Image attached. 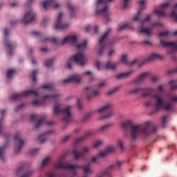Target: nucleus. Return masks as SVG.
<instances>
[{
  "instance_id": "f257e3e1",
  "label": "nucleus",
  "mask_w": 177,
  "mask_h": 177,
  "mask_svg": "<svg viewBox=\"0 0 177 177\" xmlns=\"http://www.w3.org/2000/svg\"><path fill=\"white\" fill-rule=\"evenodd\" d=\"M122 127L124 131L130 128V135L132 139H138L139 136H150L153 132L156 131V127H153V124L150 121L145 123V127L140 124H135L131 120L123 122Z\"/></svg>"
},
{
  "instance_id": "09e8293b",
  "label": "nucleus",
  "mask_w": 177,
  "mask_h": 177,
  "mask_svg": "<svg viewBox=\"0 0 177 177\" xmlns=\"http://www.w3.org/2000/svg\"><path fill=\"white\" fill-rule=\"evenodd\" d=\"M39 152V149H35L30 151V155L35 156V154H38Z\"/></svg>"
},
{
  "instance_id": "052dcab7",
  "label": "nucleus",
  "mask_w": 177,
  "mask_h": 177,
  "mask_svg": "<svg viewBox=\"0 0 177 177\" xmlns=\"http://www.w3.org/2000/svg\"><path fill=\"white\" fill-rule=\"evenodd\" d=\"M124 164V161H118L116 162V165H118V167H122Z\"/></svg>"
},
{
  "instance_id": "79ce46f5",
  "label": "nucleus",
  "mask_w": 177,
  "mask_h": 177,
  "mask_svg": "<svg viewBox=\"0 0 177 177\" xmlns=\"http://www.w3.org/2000/svg\"><path fill=\"white\" fill-rule=\"evenodd\" d=\"M170 85H171V89H176L177 88V81L171 80L169 82Z\"/></svg>"
},
{
  "instance_id": "58836bf2",
  "label": "nucleus",
  "mask_w": 177,
  "mask_h": 177,
  "mask_svg": "<svg viewBox=\"0 0 177 177\" xmlns=\"http://www.w3.org/2000/svg\"><path fill=\"white\" fill-rule=\"evenodd\" d=\"M32 174H34V171L30 170L24 174L21 177H31L32 176Z\"/></svg>"
},
{
  "instance_id": "8fccbe9b",
  "label": "nucleus",
  "mask_w": 177,
  "mask_h": 177,
  "mask_svg": "<svg viewBox=\"0 0 177 177\" xmlns=\"http://www.w3.org/2000/svg\"><path fill=\"white\" fill-rule=\"evenodd\" d=\"M118 143L122 150H124V142H122V140H118Z\"/></svg>"
},
{
  "instance_id": "49530a36",
  "label": "nucleus",
  "mask_w": 177,
  "mask_h": 177,
  "mask_svg": "<svg viewBox=\"0 0 177 177\" xmlns=\"http://www.w3.org/2000/svg\"><path fill=\"white\" fill-rule=\"evenodd\" d=\"M53 64V60L49 59L45 62L46 67H50Z\"/></svg>"
},
{
  "instance_id": "473e14b6",
  "label": "nucleus",
  "mask_w": 177,
  "mask_h": 177,
  "mask_svg": "<svg viewBox=\"0 0 177 177\" xmlns=\"http://www.w3.org/2000/svg\"><path fill=\"white\" fill-rule=\"evenodd\" d=\"M103 143H104V141L103 140H98L93 143V147L94 149H97V147H100V146H102Z\"/></svg>"
},
{
  "instance_id": "6e6552de",
  "label": "nucleus",
  "mask_w": 177,
  "mask_h": 177,
  "mask_svg": "<svg viewBox=\"0 0 177 177\" xmlns=\"http://www.w3.org/2000/svg\"><path fill=\"white\" fill-rule=\"evenodd\" d=\"M140 3V10L138 12L136 16L133 18L134 21H139L140 24H143L144 21H149L150 20L151 15H148L147 17L144 19H140V12L145 9L146 6V0H141L139 1Z\"/></svg>"
},
{
  "instance_id": "0e129e2a",
  "label": "nucleus",
  "mask_w": 177,
  "mask_h": 177,
  "mask_svg": "<svg viewBox=\"0 0 177 177\" xmlns=\"http://www.w3.org/2000/svg\"><path fill=\"white\" fill-rule=\"evenodd\" d=\"M10 31V30L9 29H8V28H6V29H5V30H4V34H5L6 37H8V35Z\"/></svg>"
},
{
  "instance_id": "864d4df0",
  "label": "nucleus",
  "mask_w": 177,
  "mask_h": 177,
  "mask_svg": "<svg viewBox=\"0 0 177 177\" xmlns=\"http://www.w3.org/2000/svg\"><path fill=\"white\" fill-rule=\"evenodd\" d=\"M171 17H173V19H175L176 21H177V14L175 13V10H173L171 13Z\"/></svg>"
},
{
  "instance_id": "4be33fe9",
  "label": "nucleus",
  "mask_w": 177,
  "mask_h": 177,
  "mask_svg": "<svg viewBox=\"0 0 177 177\" xmlns=\"http://www.w3.org/2000/svg\"><path fill=\"white\" fill-rule=\"evenodd\" d=\"M86 89L88 91V94L87 95V99H88V100L92 99V97H95V96H97V95H99V91H94L92 88L86 87Z\"/></svg>"
},
{
  "instance_id": "1a4fd4ad",
  "label": "nucleus",
  "mask_w": 177,
  "mask_h": 177,
  "mask_svg": "<svg viewBox=\"0 0 177 177\" xmlns=\"http://www.w3.org/2000/svg\"><path fill=\"white\" fill-rule=\"evenodd\" d=\"M38 96V92L34 90H29L24 91L22 93H14L11 95L10 99L11 100H19L21 99V97H27V96Z\"/></svg>"
},
{
  "instance_id": "c85d7f7f",
  "label": "nucleus",
  "mask_w": 177,
  "mask_h": 177,
  "mask_svg": "<svg viewBox=\"0 0 177 177\" xmlns=\"http://www.w3.org/2000/svg\"><path fill=\"white\" fill-rule=\"evenodd\" d=\"M105 152H100L97 156H94L91 158L92 162H97V161L100 160V157H105Z\"/></svg>"
},
{
  "instance_id": "0eeeda50",
  "label": "nucleus",
  "mask_w": 177,
  "mask_h": 177,
  "mask_svg": "<svg viewBox=\"0 0 177 177\" xmlns=\"http://www.w3.org/2000/svg\"><path fill=\"white\" fill-rule=\"evenodd\" d=\"M169 35H171V32H163L159 33L160 45H162L163 48H170V49H171V52H168V53H174V52H176L177 50V44L176 42H166L162 41V38H167V37H169Z\"/></svg>"
},
{
  "instance_id": "2f4dec72",
  "label": "nucleus",
  "mask_w": 177,
  "mask_h": 177,
  "mask_svg": "<svg viewBox=\"0 0 177 177\" xmlns=\"http://www.w3.org/2000/svg\"><path fill=\"white\" fill-rule=\"evenodd\" d=\"M50 160H52V158L49 156L44 158L42 160L41 164V168H43V167H46V165H48V164H49V162H50Z\"/></svg>"
},
{
  "instance_id": "774afa93",
  "label": "nucleus",
  "mask_w": 177,
  "mask_h": 177,
  "mask_svg": "<svg viewBox=\"0 0 177 177\" xmlns=\"http://www.w3.org/2000/svg\"><path fill=\"white\" fill-rule=\"evenodd\" d=\"M162 89H163L162 85L158 86V92H162Z\"/></svg>"
},
{
  "instance_id": "7c9ffc66",
  "label": "nucleus",
  "mask_w": 177,
  "mask_h": 177,
  "mask_svg": "<svg viewBox=\"0 0 177 177\" xmlns=\"http://www.w3.org/2000/svg\"><path fill=\"white\" fill-rule=\"evenodd\" d=\"M46 133H45L44 134H41L37 138V140H38L39 142L40 143V145H42V144L45 143V142H46V140H47V139H46Z\"/></svg>"
},
{
  "instance_id": "dca6fc26",
  "label": "nucleus",
  "mask_w": 177,
  "mask_h": 177,
  "mask_svg": "<svg viewBox=\"0 0 177 177\" xmlns=\"http://www.w3.org/2000/svg\"><path fill=\"white\" fill-rule=\"evenodd\" d=\"M110 29L107 30L100 39L99 44L100 45L101 47L98 51V55H102V52L104 48H106V45H104V44H106V39H107V35H109V32H110Z\"/></svg>"
},
{
  "instance_id": "680f3d73",
  "label": "nucleus",
  "mask_w": 177,
  "mask_h": 177,
  "mask_svg": "<svg viewBox=\"0 0 177 177\" xmlns=\"http://www.w3.org/2000/svg\"><path fill=\"white\" fill-rule=\"evenodd\" d=\"M68 6L71 12H73L74 10V7H73V6L71 5V3H68Z\"/></svg>"
},
{
  "instance_id": "f8f14e48",
  "label": "nucleus",
  "mask_w": 177,
  "mask_h": 177,
  "mask_svg": "<svg viewBox=\"0 0 177 177\" xmlns=\"http://www.w3.org/2000/svg\"><path fill=\"white\" fill-rule=\"evenodd\" d=\"M14 140L17 143L15 147V153H19L21 150V147L24 145V141L21 140V135L20 133H17L14 136Z\"/></svg>"
},
{
  "instance_id": "e433bc0d",
  "label": "nucleus",
  "mask_w": 177,
  "mask_h": 177,
  "mask_svg": "<svg viewBox=\"0 0 177 177\" xmlns=\"http://www.w3.org/2000/svg\"><path fill=\"white\" fill-rule=\"evenodd\" d=\"M46 177H58L57 174L55 171H50L46 173Z\"/></svg>"
},
{
  "instance_id": "37998d69",
  "label": "nucleus",
  "mask_w": 177,
  "mask_h": 177,
  "mask_svg": "<svg viewBox=\"0 0 177 177\" xmlns=\"http://www.w3.org/2000/svg\"><path fill=\"white\" fill-rule=\"evenodd\" d=\"M44 124H45V119L43 118L37 122L36 128H39L41 125H44Z\"/></svg>"
},
{
  "instance_id": "f3484780",
  "label": "nucleus",
  "mask_w": 177,
  "mask_h": 177,
  "mask_svg": "<svg viewBox=\"0 0 177 177\" xmlns=\"http://www.w3.org/2000/svg\"><path fill=\"white\" fill-rule=\"evenodd\" d=\"M82 80V77L80 75L78 74H74L72 76H71L68 79H65L63 80V84H70L71 82H75L76 84H80L81 82V80Z\"/></svg>"
},
{
  "instance_id": "e2e57ef3",
  "label": "nucleus",
  "mask_w": 177,
  "mask_h": 177,
  "mask_svg": "<svg viewBox=\"0 0 177 177\" xmlns=\"http://www.w3.org/2000/svg\"><path fill=\"white\" fill-rule=\"evenodd\" d=\"M157 26H162V24H160V23H154L151 24V27H157Z\"/></svg>"
},
{
  "instance_id": "5fc2aeb1",
  "label": "nucleus",
  "mask_w": 177,
  "mask_h": 177,
  "mask_svg": "<svg viewBox=\"0 0 177 177\" xmlns=\"http://www.w3.org/2000/svg\"><path fill=\"white\" fill-rule=\"evenodd\" d=\"M32 104L33 106H41V104H42V102L38 100H35L32 102Z\"/></svg>"
},
{
  "instance_id": "4468645a",
  "label": "nucleus",
  "mask_w": 177,
  "mask_h": 177,
  "mask_svg": "<svg viewBox=\"0 0 177 177\" xmlns=\"http://www.w3.org/2000/svg\"><path fill=\"white\" fill-rule=\"evenodd\" d=\"M96 66L97 70H103V68H105L106 70H115V68H117V64L108 61L105 66H103L100 62H97Z\"/></svg>"
},
{
  "instance_id": "69168bd1",
  "label": "nucleus",
  "mask_w": 177,
  "mask_h": 177,
  "mask_svg": "<svg viewBox=\"0 0 177 177\" xmlns=\"http://www.w3.org/2000/svg\"><path fill=\"white\" fill-rule=\"evenodd\" d=\"M92 29L91 26H86V32H89V30Z\"/></svg>"
},
{
  "instance_id": "423d86ee",
  "label": "nucleus",
  "mask_w": 177,
  "mask_h": 177,
  "mask_svg": "<svg viewBox=\"0 0 177 177\" xmlns=\"http://www.w3.org/2000/svg\"><path fill=\"white\" fill-rule=\"evenodd\" d=\"M86 62H88V59L82 53H79L75 55L73 57H71L68 59L66 64L68 66V68L71 69L73 64L77 63L79 66H84Z\"/></svg>"
},
{
  "instance_id": "a211bd4d",
  "label": "nucleus",
  "mask_w": 177,
  "mask_h": 177,
  "mask_svg": "<svg viewBox=\"0 0 177 177\" xmlns=\"http://www.w3.org/2000/svg\"><path fill=\"white\" fill-rule=\"evenodd\" d=\"M64 44H71V45H75L77 44V35H71L66 37L61 42V45H64Z\"/></svg>"
},
{
  "instance_id": "6ab92c4d",
  "label": "nucleus",
  "mask_w": 177,
  "mask_h": 177,
  "mask_svg": "<svg viewBox=\"0 0 177 177\" xmlns=\"http://www.w3.org/2000/svg\"><path fill=\"white\" fill-rule=\"evenodd\" d=\"M89 151H91V147H86L83 148V151L79 153L77 152V149H74L73 153L74 154L75 160H80V158L85 156V153H89Z\"/></svg>"
},
{
  "instance_id": "f03ea898",
  "label": "nucleus",
  "mask_w": 177,
  "mask_h": 177,
  "mask_svg": "<svg viewBox=\"0 0 177 177\" xmlns=\"http://www.w3.org/2000/svg\"><path fill=\"white\" fill-rule=\"evenodd\" d=\"M59 163H55V169H69L72 172V176H76L77 169H83L84 174L89 175L93 174L94 171L91 168V165L88 164L85 166H81L78 164L69 165L68 162H62V158L58 159Z\"/></svg>"
},
{
  "instance_id": "f704fd0d",
  "label": "nucleus",
  "mask_w": 177,
  "mask_h": 177,
  "mask_svg": "<svg viewBox=\"0 0 177 177\" xmlns=\"http://www.w3.org/2000/svg\"><path fill=\"white\" fill-rule=\"evenodd\" d=\"M114 151H115V148L113 146H109L107 147L106 151H103L102 153H106V156H107V153H114Z\"/></svg>"
},
{
  "instance_id": "c756f323",
  "label": "nucleus",
  "mask_w": 177,
  "mask_h": 177,
  "mask_svg": "<svg viewBox=\"0 0 177 177\" xmlns=\"http://www.w3.org/2000/svg\"><path fill=\"white\" fill-rule=\"evenodd\" d=\"M147 77H149V73H142L140 75V77L138 78V81H136L135 83L140 84V82H142V81H143L144 80H146V78H147Z\"/></svg>"
},
{
  "instance_id": "72a5a7b5",
  "label": "nucleus",
  "mask_w": 177,
  "mask_h": 177,
  "mask_svg": "<svg viewBox=\"0 0 177 177\" xmlns=\"http://www.w3.org/2000/svg\"><path fill=\"white\" fill-rule=\"evenodd\" d=\"M59 97V95L57 94H53L51 95H46L44 98V102H46L48 100H52V99H56V97Z\"/></svg>"
},
{
  "instance_id": "c03bdc74",
  "label": "nucleus",
  "mask_w": 177,
  "mask_h": 177,
  "mask_svg": "<svg viewBox=\"0 0 177 177\" xmlns=\"http://www.w3.org/2000/svg\"><path fill=\"white\" fill-rule=\"evenodd\" d=\"M113 114H114V113H113L112 111H110L109 114H107L103 117H101L100 120H103V118H110V117H113Z\"/></svg>"
},
{
  "instance_id": "ea45409f",
  "label": "nucleus",
  "mask_w": 177,
  "mask_h": 177,
  "mask_svg": "<svg viewBox=\"0 0 177 177\" xmlns=\"http://www.w3.org/2000/svg\"><path fill=\"white\" fill-rule=\"evenodd\" d=\"M41 88L46 89V91H52V89H53V86H52V84H46L42 86Z\"/></svg>"
},
{
  "instance_id": "a18cd8bd",
  "label": "nucleus",
  "mask_w": 177,
  "mask_h": 177,
  "mask_svg": "<svg viewBox=\"0 0 177 177\" xmlns=\"http://www.w3.org/2000/svg\"><path fill=\"white\" fill-rule=\"evenodd\" d=\"M37 74H38V71H33L32 72V77L33 82H35L37 81V80L35 79V77H37Z\"/></svg>"
},
{
  "instance_id": "b1692460",
  "label": "nucleus",
  "mask_w": 177,
  "mask_h": 177,
  "mask_svg": "<svg viewBox=\"0 0 177 177\" xmlns=\"http://www.w3.org/2000/svg\"><path fill=\"white\" fill-rule=\"evenodd\" d=\"M139 30L140 34H145L147 37L151 35V28H143V26H140Z\"/></svg>"
},
{
  "instance_id": "20e7f679",
  "label": "nucleus",
  "mask_w": 177,
  "mask_h": 177,
  "mask_svg": "<svg viewBox=\"0 0 177 177\" xmlns=\"http://www.w3.org/2000/svg\"><path fill=\"white\" fill-rule=\"evenodd\" d=\"M113 0H98L96 3V14L104 16L106 21H109L110 13H109V8L107 7V3L111 2Z\"/></svg>"
},
{
  "instance_id": "393cba45",
  "label": "nucleus",
  "mask_w": 177,
  "mask_h": 177,
  "mask_svg": "<svg viewBox=\"0 0 177 177\" xmlns=\"http://www.w3.org/2000/svg\"><path fill=\"white\" fill-rule=\"evenodd\" d=\"M110 109H111V105L110 104H106V105L103 106L102 107L98 109L96 111L98 113H107L109 111Z\"/></svg>"
},
{
  "instance_id": "9d476101",
  "label": "nucleus",
  "mask_w": 177,
  "mask_h": 177,
  "mask_svg": "<svg viewBox=\"0 0 177 177\" xmlns=\"http://www.w3.org/2000/svg\"><path fill=\"white\" fill-rule=\"evenodd\" d=\"M171 1H167L165 3H162L160 6L159 8L160 10H154V13L155 15H157L158 17H165L167 16V13H165V10L168 9L171 5Z\"/></svg>"
},
{
  "instance_id": "7ed1b4c3",
  "label": "nucleus",
  "mask_w": 177,
  "mask_h": 177,
  "mask_svg": "<svg viewBox=\"0 0 177 177\" xmlns=\"http://www.w3.org/2000/svg\"><path fill=\"white\" fill-rule=\"evenodd\" d=\"M153 97L155 98V103L153 104L154 111L157 113V111H160V110H166L167 111H171L174 110V102H177V95H174L170 97V101L164 102L162 98L160 97L158 94H155L153 95Z\"/></svg>"
},
{
  "instance_id": "3c124183",
  "label": "nucleus",
  "mask_w": 177,
  "mask_h": 177,
  "mask_svg": "<svg viewBox=\"0 0 177 177\" xmlns=\"http://www.w3.org/2000/svg\"><path fill=\"white\" fill-rule=\"evenodd\" d=\"M68 139H70V136H66L64 137V138L61 140V142H62V143H66V142H67V140H68Z\"/></svg>"
},
{
  "instance_id": "a878e982",
  "label": "nucleus",
  "mask_w": 177,
  "mask_h": 177,
  "mask_svg": "<svg viewBox=\"0 0 177 177\" xmlns=\"http://www.w3.org/2000/svg\"><path fill=\"white\" fill-rule=\"evenodd\" d=\"M86 46H88V41L84 40L82 43L77 44L76 48L77 50L82 51L85 50V49H86Z\"/></svg>"
},
{
  "instance_id": "13d9d810",
  "label": "nucleus",
  "mask_w": 177,
  "mask_h": 177,
  "mask_svg": "<svg viewBox=\"0 0 177 177\" xmlns=\"http://www.w3.org/2000/svg\"><path fill=\"white\" fill-rule=\"evenodd\" d=\"M37 118H38V115L35 114L30 116L31 121H34V120H37Z\"/></svg>"
},
{
  "instance_id": "c9c22d12",
  "label": "nucleus",
  "mask_w": 177,
  "mask_h": 177,
  "mask_svg": "<svg viewBox=\"0 0 177 177\" xmlns=\"http://www.w3.org/2000/svg\"><path fill=\"white\" fill-rule=\"evenodd\" d=\"M15 73H16V71L15 69H11V70L8 71L7 78H8L10 80V78H12V77H13V75H15Z\"/></svg>"
},
{
  "instance_id": "cd10ccee",
  "label": "nucleus",
  "mask_w": 177,
  "mask_h": 177,
  "mask_svg": "<svg viewBox=\"0 0 177 177\" xmlns=\"http://www.w3.org/2000/svg\"><path fill=\"white\" fill-rule=\"evenodd\" d=\"M157 59H158L159 60H162V55H160L157 53H153L149 57L148 62H151V60H157Z\"/></svg>"
},
{
  "instance_id": "6e6d98bb",
  "label": "nucleus",
  "mask_w": 177,
  "mask_h": 177,
  "mask_svg": "<svg viewBox=\"0 0 177 177\" xmlns=\"http://www.w3.org/2000/svg\"><path fill=\"white\" fill-rule=\"evenodd\" d=\"M165 124H167V115H164L162 118L163 127H165Z\"/></svg>"
},
{
  "instance_id": "412c9836",
  "label": "nucleus",
  "mask_w": 177,
  "mask_h": 177,
  "mask_svg": "<svg viewBox=\"0 0 177 177\" xmlns=\"http://www.w3.org/2000/svg\"><path fill=\"white\" fill-rule=\"evenodd\" d=\"M4 42L7 46V55L12 56L15 48H16V44L9 41L8 39H4Z\"/></svg>"
},
{
  "instance_id": "4d7b16f0",
  "label": "nucleus",
  "mask_w": 177,
  "mask_h": 177,
  "mask_svg": "<svg viewBox=\"0 0 177 177\" xmlns=\"http://www.w3.org/2000/svg\"><path fill=\"white\" fill-rule=\"evenodd\" d=\"M3 151H5V147L0 148V157L2 158V154H3Z\"/></svg>"
},
{
  "instance_id": "bb28decb",
  "label": "nucleus",
  "mask_w": 177,
  "mask_h": 177,
  "mask_svg": "<svg viewBox=\"0 0 177 177\" xmlns=\"http://www.w3.org/2000/svg\"><path fill=\"white\" fill-rule=\"evenodd\" d=\"M91 135H93V131H88L83 136L77 138L75 143V144L80 143V142H82V140H85V139H86V138H89Z\"/></svg>"
},
{
  "instance_id": "de8ad7c7",
  "label": "nucleus",
  "mask_w": 177,
  "mask_h": 177,
  "mask_svg": "<svg viewBox=\"0 0 177 177\" xmlns=\"http://www.w3.org/2000/svg\"><path fill=\"white\" fill-rule=\"evenodd\" d=\"M121 62H122V63H124V64H128V62L127 61V55H122Z\"/></svg>"
},
{
  "instance_id": "aec40b11",
  "label": "nucleus",
  "mask_w": 177,
  "mask_h": 177,
  "mask_svg": "<svg viewBox=\"0 0 177 177\" xmlns=\"http://www.w3.org/2000/svg\"><path fill=\"white\" fill-rule=\"evenodd\" d=\"M42 5L46 10L48 9V8H50V6H53L54 9H57V8L60 6V5L56 4V0H46Z\"/></svg>"
},
{
  "instance_id": "a19ab883",
  "label": "nucleus",
  "mask_w": 177,
  "mask_h": 177,
  "mask_svg": "<svg viewBox=\"0 0 177 177\" xmlns=\"http://www.w3.org/2000/svg\"><path fill=\"white\" fill-rule=\"evenodd\" d=\"M129 24H126L122 26H118V31H122V30H125V28H129Z\"/></svg>"
},
{
  "instance_id": "338daca9",
  "label": "nucleus",
  "mask_w": 177,
  "mask_h": 177,
  "mask_svg": "<svg viewBox=\"0 0 177 177\" xmlns=\"http://www.w3.org/2000/svg\"><path fill=\"white\" fill-rule=\"evenodd\" d=\"M24 106V104H21L20 106H17V108L15 109L16 111H19V110H20V109H23Z\"/></svg>"
},
{
  "instance_id": "4c0bfd02",
  "label": "nucleus",
  "mask_w": 177,
  "mask_h": 177,
  "mask_svg": "<svg viewBox=\"0 0 177 177\" xmlns=\"http://www.w3.org/2000/svg\"><path fill=\"white\" fill-rule=\"evenodd\" d=\"M111 126V123L104 124L100 128V130L102 131H107V129H109Z\"/></svg>"
},
{
  "instance_id": "5701e85b",
  "label": "nucleus",
  "mask_w": 177,
  "mask_h": 177,
  "mask_svg": "<svg viewBox=\"0 0 177 177\" xmlns=\"http://www.w3.org/2000/svg\"><path fill=\"white\" fill-rule=\"evenodd\" d=\"M131 74H133V71L120 73L116 75V78L117 80H122V78H127V77H129Z\"/></svg>"
},
{
  "instance_id": "2eb2a0df",
  "label": "nucleus",
  "mask_w": 177,
  "mask_h": 177,
  "mask_svg": "<svg viewBox=\"0 0 177 177\" xmlns=\"http://www.w3.org/2000/svg\"><path fill=\"white\" fill-rule=\"evenodd\" d=\"M153 88H136L134 90L130 91V93H140L142 92L143 97H146L147 96H150L151 93H153Z\"/></svg>"
},
{
  "instance_id": "39448f33",
  "label": "nucleus",
  "mask_w": 177,
  "mask_h": 177,
  "mask_svg": "<svg viewBox=\"0 0 177 177\" xmlns=\"http://www.w3.org/2000/svg\"><path fill=\"white\" fill-rule=\"evenodd\" d=\"M71 107L67 106L63 109V105L61 104H55L54 106V114H62V121L64 122H70L71 120Z\"/></svg>"
},
{
  "instance_id": "bf43d9fd",
  "label": "nucleus",
  "mask_w": 177,
  "mask_h": 177,
  "mask_svg": "<svg viewBox=\"0 0 177 177\" xmlns=\"http://www.w3.org/2000/svg\"><path fill=\"white\" fill-rule=\"evenodd\" d=\"M50 41H52V42H53V44H59V39L57 38H53L50 39Z\"/></svg>"
},
{
  "instance_id": "ddd939ff",
  "label": "nucleus",
  "mask_w": 177,
  "mask_h": 177,
  "mask_svg": "<svg viewBox=\"0 0 177 177\" xmlns=\"http://www.w3.org/2000/svg\"><path fill=\"white\" fill-rule=\"evenodd\" d=\"M35 20V13L32 12V10L26 12L22 19L24 24H28Z\"/></svg>"
},
{
  "instance_id": "9b49d317",
  "label": "nucleus",
  "mask_w": 177,
  "mask_h": 177,
  "mask_svg": "<svg viewBox=\"0 0 177 177\" xmlns=\"http://www.w3.org/2000/svg\"><path fill=\"white\" fill-rule=\"evenodd\" d=\"M70 24H64L63 21V14L60 12L57 18V22L55 24V30H66L68 28Z\"/></svg>"
},
{
  "instance_id": "603ef678",
  "label": "nucleus",
  "mask_w": 177,
  "mask_h": 177,
  "mask_svg": "<svg viewBox=\"0 0 177 177\" xmlns=\"http://www.w3.org/2000/svg\"><path fill=\"white\" fill-rule=\"evenodd\" d=\"M129 0H124L123 1V8L126 9V8H128L129 6Z\"/></svg>"
}]
</instances>
